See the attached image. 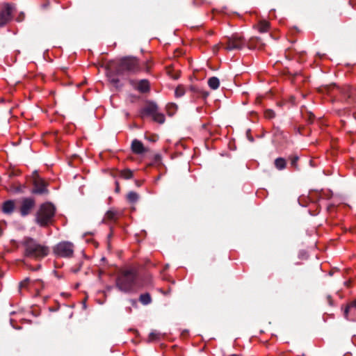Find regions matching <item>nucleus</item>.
<instances>
[{
  "label": "nucleus",
  "mask_w": 356,
  "mask_h": 356,
  "mask_svg": "<svg viewBox=\"0 0 356 356\" xmlns=\"http://www.w3.org/2000/svg\"><path fill=\"white\" fill-rule=\"evenodd\" d=\"M127 199L130 202H136L138 200V195L134 191H131L127 195Z\"/></svg>",
  "instance_id": "nucleus-21"
},
{
  "label": "nucleus",
  "mask_w": 356,
  "mask_h": 356,
  "mask_svg": "<svg viewBox=\"0 0 356 356\" xmlns=\"http://www.w3.org/2000/svg\"><path fill=\"white\" fill-rule=\"evenodd\" d=\"M131 83H132L133 86H134V81H132Z\"/></svg>",
  "instance_id": "nucleus-31"
},
{
  "label": "nucleus",
  "mask_w": 356,
  "mask_h": 356,
  "mask_svg": "<svg viewBox=\"0 0 356 356\" xmlns=\"http://www.w3.org/2000/svg\"><path fill=\"white\" fill-rule=\"evenodd\" d=\"M269 22L265 20L261 21L258 25V29L260 33H265L268 30Z\"/></svg>",
  "instance_id": "nucleus-18"
},
{
  "label": "nucleus",
  "mask_w": 356,
  "mask_h": 356,
  "mask_svg": "<svg viewBox=\"0 0 356 356\" xmlns=\"http://www.w3.org/2000/svg\"><path fill=\"white\" fill-rule=\"evenodd\" d=\"M117 70L118 74H122L124 71L136 73L140 71L138 61L134 57L124 58L121 60Z\"/></svg>",
  "instance_id": "nucleus-4"
},
{
  "label": "nucleus",
  "mask_w": 356,
  "mask_h": 356,
  "mask_svg": "<svg viewBox=\"0 0 356 356\" xmlns=\"http://www.w3.org/2000/svg\"><path fill=\"white\" fill-rule=\"evenodd\" d=\"M131 302L133 305H136V301L135 300H131Z\"/></svg>",
  "instance_id": "nucleus-29"
},
{
  "label": "nucleus",
  "mask_w": 356,
  "mask_h": 356,
  "mask_svg": "<svg viewBox=\"0 0 356 356\" xmlns=\"http://www.w3.org/2000/svg\"><path fill=\"white\" fill-rule=\"evenodd\" d=\"M275 165L278 170H283L286 166V161L283 158H277L275 161Z\"/></svg>",
  "instance_id": "nucleus-19"
},
{
  "label": "nucleus",
  "mask_w": 356,
  "mask_h": 356,
  "mask_svg": "<svg viewBox=\"0 0 356 356\" xmlns=\"http://www.w3.org/2000/svg\"><path fill=\"white\" fill-rule=\"evenodd\" d=\"M121 177L125 179H129L133 177V172L130 170H124L121 172Z\"/></svg>",
  "instance_id": "nucleus-22"
},
{
  "label": "nucleus",
  "mask_w": 356,
  "mask_h": 356,
  "mask_svg": "<svg viewBox=\"0 0 356 356\" xmlns=\"http://www.w3.org/2000/svg\"><path fill=\"white\" fill-rule=\"evenodd\" d=\"M33 193L37 194H44L47 193L46 184L40 178L35 179Z\"/></svg>",
  "instance_id": "nucleus-11"
},
{
  "label": "nucleus",
  "mask_w": 356,
  "mask_h": 356,
  "mask_svg": "<svg viewBox=\"0 0 356 356\" xmlns=\"http://www.w3.org/2000/svg\"><path fill=\"white\" fill-rule=\"evenodd\" d=\"M116 185H117V187H116V191H119V186H118V183L116 182Z\"/></svg>",
  "instance_id": "nucleus-30"
},
{
  "label": "nucleus",
  "mask_w": 356,
  "mask_h": 356,
  "mask_svg": "<svg viewBox=\"0 0 356 356\" xmlns=\"http://www.w3.org/2000/svg\"><path fill=\"white\" fill-rule=\"evenodd\" d=\"M136 274L131 269L125 270L116 281L117 287L122 292H131L136 284Z\"/></svg>",
  "instance_id": "nucleus-2"
},
{
  "label": "nucleus",
  "mask_w": 356,
  "mask_h": 356,
  "mask_svg": "<svg viewBox=\"0 0 356 356\" xmlns=\"http://www.w3.org/2000/svg\"><path fill=\"white\" fill-rule=\"evenodd\" d=\"M35 286L38 287L39 289V291H40L43 287V283L42 282V285L40 284H36Z\"/></svg>",
  "instance_id": "nucleus-27"
},
{
  "label": "nucleus",
  "mask_w": 356,
  "mask_h": 356,
  "mask_svg": "<svg viewBox=\"0 0 356 356\" xmlns=\"http://www.w3.org/2000/svg\"><path fill=\"white\" fill-rule=\"evenodd\" d=\"M111 81H112V82H113V83H116L118 81V79H111Z\"/></svg>",
  "instance_id": "nucleus-28"
},
{
  "label": "nucleus",
  "mask_w": 356,
  "mask_h": 356,
  "mask_svg": "<svg viewBox=\"0 0 356 356\" xmlns=\"http://www.w3.org/2000/svg\"><path fill=\"white\" fill-rule=\"evenodd\" d=\"M266 115V117L268 118H273L275 115L274 113L272 111H267Z\"/></svg>",
  "instance_id": "nucleus-25"
},
{
  "label": "nucleus",
  "mask_w": 356,
  "mask_h": 356,
  "mask_svg": "<svg viewBox=\"0 0 356 356\" xmlns=\"http://www.w3.org/2000/svg\"><path fill=\"white\" fill-rule=\"evenodd\" d=\"M14 208V202L13 200H8L3 203L2 210L3 213L10 214L13 211Z\"/></svg>",
  "instance_id": "nucleus-14"
},
{
  "label": "nucleus",
  "mask_w": 356,
  "mask_h": 356,
  "mask_svg": "<svg viewBox=\"0 0 356 356\" xmlns=\"http://www.w3.org/2000/svg\"><path fill=\"white\" fill-rule=\"evenodd\" d=\"M23 245L25 248V254L29 257L41 259L46 257L49 252L47 246L38 243L31 238H25Z\"/></svg>",
  "instance_id": "nucleus-1"
},
{
  "label": "nucleus",
  "mask_w": 356,
  "mask_h": 356,
  "mask_svg": "<svg viewBox=\"0 0 356 356\" xmlns=\"http://www.w3.org/2000/svg\"><path fill=\"white\" fill-rule=\"evenodd\" d=\"M298 159V157H295V158H293V159H292V161H291V165H293V166H295V165H296V162H297Z\"/></svg>",
  "instance_id": "nucleus-26"
},
{
  "label": "nucleus",
  "mask_w": 356,
  "mask_h": 356,
  "mask_svg": "<svg viewBox=\"0 0 356 356\" xmlns=\"http://www.w3.org/2000/svg\"><path fill=\"white\" fill-rule=\"evenodd\" d=\"M54 252L60 257H71L74 253V245L69 241H62L54 248Z\"/></svg>",
  "instance_id": "nucleus-6"
},
{
  "label": "nucleus",
  "mask_w": 356,
  "mask_h": 356,
  "mask_svg": "<svg viewBox=\"0 0 356 356\" xmlns=\"http://www.w3.org/2000/svg\"><path fill=\"white\" fill-rule=\"evenodd\" d=\"M175 93L176 97H179L184 95L185 90L182 86H178L176 88Z\"/></svg>",
  "instance_id": "nucleus-23"
},
{
  "label": "nucleus",
  "mask_w": 356,
  "mask_h": 356,
  "mask_svg": "<svg viewBox=\"0 0 356 356\" xmlns=\"http://www.w3.org/2000/svg\"><path fill=\"white\" fill-rule=\"evenodd\" d=\"M136 88L140 92H146L149 90V81L146 79H142L137 83Z\"/></svg>",
  "instance_id": "nucleus-13"
},
{
  "label": "nucleus",
  "mask_w": 356,
  "mask_h": 356,
  "mask_svg": "<svg viewBox=\"0 0 356 356\" xmlns=\"http://www.w3.org/2000/svg\"><path fill=\"white\" fill-rule=\"evenodd\" d=\"M142 116L145 115L152 116V119L160 124L165 122V116L158 111V106L154 102H149L146 107L143 110Z\"/></svg>",
  "instance_id": "nucleus-5"
},
{
  "label": "nucleus",
  "mask_w": 356,
  "mask_h": 356,
  "mask_svg": "<svg viewBox=\"0 0 356 356\" xmlns=\"http://www.w3.org/2000/svg\"><path fill=\"white\" fill-rule=\"evenodd\" d=\"M83 307H84V308H86V303L85 302L83 303Z\"/></svg>",
  "instance_id": "nucleus-32"
},
{
  "label": "nucleus",
  "mask_w": 356,
  "mask_h": 356,
  "mask_svg": "<svg viewBox=\"0 0 356 356\" xmlns=\"http://www.w3.org/2000/svg\"><path fill=\"white\" fill-rule=\"evenodd\" d=\"M118 215V213L117 211L111 209L106 212V218L108 220H113L117 218Z\"/></svg>",
  "instance_id": "nucleus-20"
},
{
  "label": "nucleus",
  "mask_w": 356,
  "mask_h": 356,
  "mask_svg": "<svg viewBox=\"0 0 356 356\" xmlns=\"http://www.w3.org/2000/svg\"><path fill=\"white\" fill-rule=\"evenodd\" d=\"M245 45L243 38L238 35H232L227 39V45L225 49L231 51L234 49H241Z\"/></svg>",
  "instance_id": "nucleus-8"
},
{
  "label": "nucleus",
  "mask_w": 356,
  "mask_h": 356,
  "mask_svg": "<svg viewBox=\"0 0 356 356\" xmlns=\"http://www.w3.org/2000/svg\"><path fill=\"white\" fill-rule=\"evenodd\" d=\"M139 300H140V302L144 305H147L149 304L152 301L151 296L147 293L141 294L140 296Z\"/></svg>",
  "instance_id": "nucleus-17"
},
{
  "label": "nucleus",
  "mask_w": 356,
  "mask_h": 356,
  "mask_svg": "<svg viewBox=\"0 0 356 356\" xmlns=\"http://www.w3.org/2000/svg\"><path fill=\"white\" fill-rule=\"evenodd\" d=\"M345 316L348 318V316L356 315V300L348 305L345 312Z\"/></svg>",
  "instance_id": "nucleus-15"
},
{
  "label": "nucleus",
  "mask_w": 356,
  "mask_h": 356,
  "mask_svg": "<svg viewBox=\"0 0 356 356\" xmlns=\"http://www.w3.org/2000/svg\"><path fill=\"white\" fill-rule=\"evenodd\" d=\"M159 332H157L156 331L152 332L149 335V341H154V340L159 339Z\"/></svg>",
  "instance_id": "nucleus-24"
},
{
  "label": "nucleus",
  "mask_w": 356,
  "mask_h": 356,
  "mask_svg": "<svg viewBox=\"0 0 356 356\" xmlns=\"http://www.w3.org/2000/svg\"><path fill=\"white\" fill-rule=\"evenodd\" d=\"M55 213V208L51 203L42 204L36 215V222L44 226L51 222Z\"/></svg>",
  "instance_id": "nucleus-3"
},
{
  "label": "nucleus",
  "mask_w": 356,
  "mask_h": 356,
  "mask_svg": "<svg viewBox=\"0 0 356 356\" xmlns=\"http://www.w3.org/2000/svg\"><path fill=\"white\" fill-rule=\"evenodd\" d=\"M35 205V201L33 198H24L22 201L20 207V213L22 216L28 215Z\"/></svg>",
  "instance_id": "nucleus-9"
},
{
  "label": "nucleus",
  "mask_w": 356,
  "mask_h": 356,
  "mask_svg": "<svg viewBox=\"0 0 356 356\" xmlns=\"http://www.w3.org/2000/svg\"><path fill=\"white\" fill-rule=\"evenodd\" d=\"M36 284H40L42 285V281L40 280H31L29 278H26L19 283V290L24 288L29 290H35L36 291H39V289L35 286Z\"/></svg>",
  "instance_id": "nucleus-10"
},
{
  "label": "nucleus",
  "mask_w": 356,
  "mask_h": 356,
  "mask_svg": "<svg viewBox=\"0 0 356 356\" xmlns=\"http://www.w3.org/2000/svg\"><path fill=\"white\" fill-rule=\"evenodd\" d=\"M131 150L137 154H141L147 151L143 144L138 140L135 139L131 143Z\"/></svg>",
  "instance_id": "nucleus-12"
},
{
  "label": "nucleus",
  "mask_w": 356,
  "mask_h": 356,
  "mask_svg": "<svg viewBox=\"0 0 356 356\" xmlns=\"http://www.w3.org/2000/svg\"><path fill=\"white\" fill-rule=\"evenodd\" d=\"M208 84L211 89L216 90L220 86V81L217 77L213 76L208 80Z\"/></svg>",
  "instance_id": "nucleus-16"
},
{
  "label": "nucleus",
  "mask_w": 356,
  "mask_h": 356,
  "mask_svg": "<svg viewBox=\"0 0 356 356\" xmlns=\"http://www.w3.org/2000/svg\"><path fill=\"white\" fill-rule=\"evenodd\" d=\"M14 10V6L12 4H3L0 11V27L3 26L11 19L12 13Z\"/></svg>",
  "instance_id": "nucleus-7"
}]
</instances>
